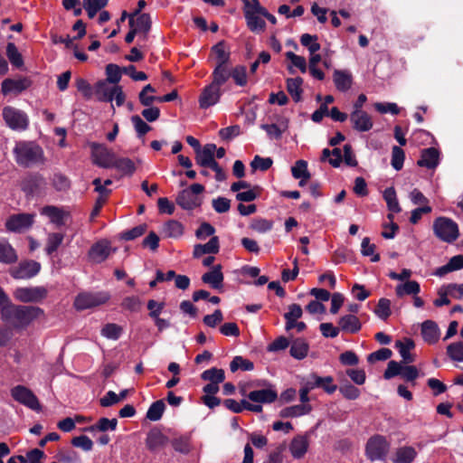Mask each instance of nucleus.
Here are the masks:
<instances>
[{
  "instance_id": "obj_1",
  "label": "nucleus",
  "mask_w": 463,
  "mask_h": 463,
  "mask_svg": "<svg viewBox=\"0 0 463 463\" xmlns=\"http://www.w3.org/2000/svg\"><path fill=\"white\" fill-rule=\"evenodd\" d=\"M41 317H44V310L37 306L12 303L4 308L0 318L9 327L23 330Z\"/></svg>"
},
{
  "instance_id": "obj_2",
  "label": "nucleus",
  "mask_w": 463,
  "mask_h": 463,
  "mask_svg": "<svg viewBox=\"0 0 463 463\" xmlns=\"http://www.w3.org/2000/svg\"><path fill=\"white\" fill-rule=\"evenodd\" d=\"M14 155L16 163L23 167H31L43 163L44 160L43 148L33 142L21 141L16 143Z\"/></svg>"
},
{
  "instance_id": "obj_3",
  "label": "nucleus",
  "mask_w": 463,
  "mask_h": 463,
  "mask_svg": "<svg viewBox=\"0 0 463 463\" xmlns=\"http://www.w3.org/2000/svg\"><path fill=\"white\" fill-rule=\"evenodd\" d=\"M432 229L434 235L447 243H453L459 237L458 223L449 217H437L433 222Z\"/></svg>"
},
{
  "instance_id": "obj_4",
  "label": "nucleus",
  "mask_w": 463,
  "mask_h": 463,
  "mask_svg": "<svg viewBox=\"0 0 463 463\" xmlns=\"http://www.w3.org/2000/svg\"><path fill=\"white\" fill-rule=\"evenodd\" d=\"M390 449V443L384 436L376 434L372 436L365 445V456L373 462L376 460H385Z\"/></svg>"
},
{
  "instance_id": "obj_5",
  "label": "nucleus",
  "mask_w": 463,
  "mask_h": 463,
  "mask_svg": "<svg viewBox=\"0 0 463 463\" xmlns=\"http://www.w3.org/2000/svg\"><path fill=\"white\" fill-rule=\"evenodd\" d=\"M204 191L201 184H193L189 188L184 189L177 194L176 203L184 210H194L199 207L202 200L199 194Z\"/></svg>"
},
{
  "instance_id": "obj_6",
  "label": "nucleus",
  "mask_w": 463,
  "mask_h": 463,
  "mask_svg": "<svg viewBox=\"0 0 463 463\" xmlns=\"http://www.w3.org/2000/svg\"><path fill=\"white\" fill-rule=\"evenodd\" d=\"M47 296L48 289L43 286L20 287L14 291V298L22 303H40Z\"/></svg>"
},
{
  "instance_id": "obj_7",
  "label": "nucleus",
  "mask_w": 463,
  "mask_h": 463,
  "mask_svg": "<svg viewBox=\"0 0 463 463\" xmlns=\"http://www.w3.org/2000/svg\"><path fill=\"white\" fill-rule=\"evenodd\" d=\"M11 396L15 402L33 411H40L42 410V406L36 395L24 385L13 387L11 389Z\"/></svg>"
},
{
  "instance_id": "obj_8",
  "label": "nucleus",
  "mask_w": 463,
  "mask_h": 463,
  "mask_svg": "<svg viewBox=\"0 0 463 463\" xmlns=\"http://www.w3.org/2000/svg\"><path fill=\"white\" fill-rule=\"evenodd\" d=\"M93 164L102 168H111L116 158L115 153L105 145L92 142L90 145Z\"/></svg>"
},
{
  "instance_id": "obj_9",
  "label": "nucleus",
  "mask_w": 463,
  "mask_h": 463,
  "mask_svg": "<svg viewBox=\"0 0 463 463\" xmlns=\"http://www.w3.org/2000/svg\"><path fill=\"white\" fill-rule=\"evenodd\" d=\"M3 118L6 125L14 130H25L29 120L27 115L15 108L7 106L3 109Z\"/></svg>"
},
{
  "instance_id": "obj_10",
  "label": "nucleus",
  "mask_w": 463,
  "mask_h": 463,
  "mask_svg": "<svg viewBox=\"0 0 463 463\" xmlns=\"http://www.w3.org/2000/svg\"><path fill=\"white\" fill-rule=\"evenodd\" d=\"M109 295L106 293H80L75 300L74 307L77 310H84L95 307L106 303L109 300Z\"/></svg>"
},
{
  "instance_id": "obj_11",
  "label": "nucleus",
  "mask_w": 463,
  "mask_h": 463,
  "mask_svg": "<svg viewBox=\"0 0 463 463\" xmlns=\"http://www.w3.org/2000/svg\"><path fill=\"white\" fill-rule=\"evenodd\" d=\"M34 217V213H23L13 214L6 220V230L13 232H23L33 226Z\"/></svg>"
},
{
  "instance_id": "obj_12",
  "label": "nucleus",
  "mask_w": 463,
  "mask_h": 463,
  "mask_svg": "<svg viewBox=\"0 0 463 463\" xmlns=\"http://www.w3.org/2000/svg\"><path fill=\"white\" fill-rule=\"evenodd\" d=\"M41 270V264L33 260L21 261L17 266L14 267L10 274L16 279H28L35 277Z\"/></svg>"
},
{
  "instance_id": "obj_13",
  "label": "nucleus",
  "mask_w": 463,
  "mask_h": 463,
  "mask_svg": "<svg viewBox=\"0 0 463 463\" xmlns=\"http://www.w3.org/2000/svg\"><path fill=\"white\" fill-rule=\"evenodd\" d=\"M222 90L221 87L210 83L206 85L199 96V107L200 109H206L215 104H217L221 99Z\"/></svg>"
},
{
  "instance_id": "obj_14",
  "label": "nucleus",
  "mask_w": 463,
  "mask_h": 463,
  "mask_svg": "<svg viewBox=\"0 0 463 463\" xmlns=\"http://www.w3.org/2000/svg\"><path fill=\"white\" fill-rule=\"evenodd\" d=\"M45 185V179L40 174H29L21 182V189L27 197L39 194Z\"/></svg>"
},
{
  "instance_id": "obj_15",
  "label": "nucleus",
  "mask_w": 463,
  "mask_h": 463,
  "mask_svg": "<svg viewBox=\"0 0 463 463\" xmlns=\"http://www.w3.org/2000/svg\"><path fill=\"white\" fill-rule=\"evenodd\" d=\"M116 249L111 248L110 242L107 240H101L95 242L89 250L88 257L94 263H101L105 261L110 255L111 251Z\"/></svg>"
},
{
  "instance_id": "obj_16",
  "label": "nucleus",
  "mask_w": 463,
  "mask_h": 463,
  "mask_svg": "<svg viewBox=\"0 0 463 463\" xmlns=\"http://www.w3.org/2000/svg\"><path fill=\"white\" fill-rule=\"evenodd\" d=\"M350 120L354 129L359 132H366L372 129L373 123L371 116L364 110H354L350 114Z\"/></svg>"
},
{
  "instance_id": "obj_17",
  "label": "nucleus",
  "mask_w": 463,
  "mask_h": 463,
  "mask_svg": "<svg viewBox=\"0 0 463 463\" xmlns=\"http://www.w3.org/2000/svg\"><path fill=\"white\" fill-rule=\"evenodd\" d=\"M32 85V80L27 78L20 79H5L2 81L1 90L3 94L6 95L11 92L20 93L27 90Z\"/></svg>"
},
{
  "instance_id": "obj_18",
  "label": "nucleus",
  "mask_w": 463,
  "mask_h": 463,
  "mask_svg": "<svg viewBox=\"0 0 463 463\" xmlns=\"http://www.w3.org/2000/svg\"><path fill=\"white\" fill-rule=\"evenodd\" d=\"M169 439L158 428L151 429L146 439V446L150 451H156L158 449L165 447Z\"/></svg>"
},
{
  "instance_id": "obj_19",
  "label": "nucleus",
  "mask_w": 463,
  "mask_h": 463,
  "mask_svg": "<svg viewBox=\"0 0 463 463\" xmlns=\"http://www.w3.org/2000/svg\"><path fill=\"white\" fill-rule=\"evenodd\" d=\"M223 273L222 271V265L217 264L213 267L212 270L205 272L202 276V281L210 285L213 289L221 290L223 287Z\"/></svg>"
},
{
  "instance_id": "obj_20",
  "label": "nucleus",
  "mask_w": 463,
  "mask_h": 463,
  "mask_svg": "<svg viewBox=\"0 0 463 463\" xmlns=\"http://www.w3.org/2000/svg\"><path fill=\"white\" fill-rule=\"evenodd\" d=\"M439 163V151L435 147H428L421 151L420 158L417 164L419 166L434 169Z\"/></svg>"
},
{
  "instance_id": "obj_21",
  "label": "nucleus",
  "mask_w": 463,
  "mask_h": 463,
  "mask_svg": "<svg viewBox=\"0 0 463 463\" xmlns=\"http://www.w3.org/2000/svg\"><path fill=\"white\" fill-rule=\"evenodd\" d=\"M215 144H206L195 153V162L202 167H209L214 161Z\"/></svg>"
},
{
  "instance_id": "obj_22",
  "label": "nucleus",
  "mask_w": 463,
  "mask_h": 463,
  "mask_svg": "<svg viewBox=\"0 0 463 463\" xmlns=\"http://www.w3.org/2000/svg\"><path fill=\"white\" fill-rule=\"evenodd\" d=\"M220 250V241L217 236H213L208 242L204 244H195L194 246L193 257L199 259L204 254H217Z\"/></svg>"
},
{
  "instance_id": "obj_23",
  "label": "nucleus",
  "mask_w": 463,
  "mask_h": 463,
  "mask_svg": "<svg viewBox=\"0 0 463 463\" xmlns=\"http://www.w3.org/2000/svg\"><path fill=\"white\" fill-rule=\"evenodd\" d=\"M248 398L251 402L258 403H271L278 399V392L271 388L256 390L250 392L248 394Z\"/></svg>"
},
{
  "instance_id": "obj_24",
  "label": "nucleus",
  "mask_w": 463,
  "mask_h": 463,
  "mask_svg": "<svg viewBox=\"0 0 463 463\" xmlns=\"http://www.w3.org/2000/svg\"><path fill=\"white\" fill-rule=\"evenodd\" d=\"M421 335L425 342L433 345L439 338V329L436 322L426 320L421 324Z\"/></svg>"
},
{
  "instance_id": "obj_25",
  "label": "nucleus",
  "mask_w": 463,
  "mask_h": 463,
  "mask_svg": "<svg viewBox=\"0 0 463 463\" xmlns=\"http://www.w3.org/2000/svg\"><path fill=\"white\" fill-rule=\"evenodd\" d=\"M104 80L97 81L94 86V93L100 102H111L114 99V87Z\"/></svg>"
},
{
  "instance_id": "obj_26",
  "label": "nucleus",
  "mask_w": 463,
  "mask_h": 463,
  "mask_svg": "<svg viewBox=\"0 0 463 463\" xmlns=\"http://www.w3.org/2000/svg\"><path fill=\"white\" fill-rule=\"evenodd\" d=\"M231 64H216L212 72V83L222 87L231 78Z\"/></svg>"
},
{
  "instance_id": "obj_27",
  "label": "nucleus",
  "mask_w": 463,
  "mask_h": 463,
  "mask_svg": "<svg viewBox=\"0 0 463 463\" xmlns=\"http://www.w3.org/2000/svg\"><path fill=\"white\" fill-rule=\"evenodd\" d=\"M338 325L342 331L351 334H356L362 328L359 318L353 314L341 317L338 320Z\"/></svg>"
},
{
  "instance_id": "obj_28",
  "label": "nucleus",
  "mask_w": 463,
  "mask_h": 463,
  "mask_svg": "<svg viewBox=\"0 0 463 463\" xmlns=\"http://www.w3.org/2000/svg\"><path fill=\"white\" fill-rule=\"evenodd\" d=\"M308 449V440L307 437L298 435L289 444V450L294 458H301L305 456Z\"/></svg>"
},
{
  "instance_id": "obj_29",
  "label": "nucleus",
  "mask_w": 463,
  "mask_h": 463,
  "mask_svg": "<svg viewBox=\"0 0 463 463\" xmlns=\"http://www.w3.org/2000/svg\"><path fill=\"white\" fill-rule=\"evenodd\" d=\"M41 213L47 216L51 222L54 223L58 227L65 224L64 218L67 216V213L57 206H44L42 209Z\"/></svg>"
},
{
  "instance_id": "obj_30",
  "label": "nucleus",
  "mask_w": 463,
  "mask_h": 463,
  "mask_svg": "<svg viewBox=\"0 0 463 463\" xmlns=\"http://www.w3.org/2000/svg\"><path fill=\"white\" fill-rule=\"evenodd\" d=\"M333 80L335 88L343 92L348 90L353 83L352 74L346 71L335 70Z\"/></svg>"
},
{
  "instance_id": "obj_31",
  "label": "nucleus",
  "mask_w": 463,
  "mask_h": 463,
  "mask_svg": "<svg viewBox=\"0 0 463 463\" xmlns=\"http://www.w3.org/2000/svg\"><path fill=\"white\" fill-rule=\"evenodd\" d=\"M309 345L304 338H296L292 341L289 354L298 360L304 359L308 353Z\"/></svg>"
},
{
  "instance_id": "obj_32",
  "label": "nucleus",
  "mask_w": 463,
  "mask_h": 463,
  "mask_svg": "<svg viewBox=\"0 0 463 463\" xmlns=\"http://www.w3.org/2000/svg\"><path fill=\"white\" fill-rule=\"evenodd\" d=\"M287 90L295 102H299L302 99L303 90L301 88L303 84V79L301 77L288 78L287 79Z\"/></svg>"
},
{
  "instance_id": "obj_33",
  "label": "nucleus",
  "mask_w": 463,
  "mask_h": 463,
  "mask_svg": "<svg viewBox=\"0 0 463 463\" xmlns=\"http://www.w3.org/2000/svg\"><path fill=\"white\" fill-rule=\"evenodd\" d=\"M211 52L215 55L216 64H230L231 52L226 49L225 41H220L211 48Z\"/></svg>"
},
{
  "instance_id": "obj_34",
  "label": "nucleus",
  "mask_w": 463,
  "mask_h": 463,
  "mask_svg": "<svg viewBox=\"0 0 463 463\" xmlns=\"http://www.w3.org/2000/svg\"><path fill=\"white\" fill-rule=\"evenodd\" d=\"M312 410L310 404H298L286 407L279 411L281 418H295L309 413Z\"/></svg>"
},
{
  "instance_id": "obj_35",
  "label": "nucleus",
  "mask_w": 463,
  "mask_h": 463,
  "mask_svg": "<svg viewBox=\"0 0 463 463\" xmlns=\"http://www.w3.org/2000/svg\"><path fill=\"white\" fill-rule=\"evenodd\" d=\"M259 15V14H252L250 11L245 12L244 17L247 26L250 32L260 33L265 31L266 22Z\"/></svg>"
},
{
  "instance_id": "obj_36",
  "label": "nucleus",
  "mask_w": 463,
  "mask_h": 463,
  "mask_svg": "<svg viewBox=\"0 0 463 463\" xmlns=\"http://www.w3.org/2000/svg\"><path fill=\"white\" fill-rule=\"evenodd\" d=\"M112 167L120 171L125 175L131 176L136 172L135 163L128 157H119L116 156Z\"/></svg>"
},
{
  "instance_id": "obj_37",
  "label": "nucleus",
  "mask_w": 463,
  "mask_h": 463,
  "mask_svg": "<svg viewBox=\"0 0 463 463\" xmlns=\"http://www.w3.org/2000/svg\"><path fill=\"white\" fill-rule=\"evenodd\" d=\"M415 344L412 339L405 338V343L398 340L395 342V347L399 350L401 356L403 359V362L406 364H410L414 362L413 356L410 354V350L414 348Z\"/></svg>"
},
{
  "instance_id": "obj_38",
  "label": "nucleus",
  "mask_w": 463,
  "mask_h": 463,
  "mask_svg": "<svg viewBox=\"0 0 463 463\" xmlns=\"http://www.w3.org/2000/svg\"><path fill=\"white\" fill-rule=\"evenodd\" d=\"M383 197L386 202L387 208L390 212L398 213L402 211L394 187L391 186L386 188L383 191Z\"/></svg>"
},
{
  "instance_id": "obj_39",
  "label": "nucleus",
  "mask_w": 463,
  "mask_h": 463,
  "mask_svg": "<svg viewBox=\"0 0 463 463\" xmlns=\"http://www.w3.org/2000/svg\"><path fill=\"white\" fill-rule=\"evenodd\" d=\"M417 452L412 447H402L396 450L394 463H411L416 458Z\"/></svg>"
},
{
  "instance_id": "obj_40",
  "label": "nucleus",
  "mask_w": 463,
  "mask_h": 463,
  "mask_svg": "<svg viewBox=\"0 0 463 463\" xmlns=\"http://www.w3.org/2000/svg\"><path fill=\"white\" fill-rule=\"evenodd\" d=\"M17 260L14 249L7 241H0V262L11 264Z\"/></svg>"
},
{
  "instance_id": "obj_41",
  "label": "nucleus",
  "mask_w": 463,
  "mask_h": 463,
  "mask_svg": "<svg viewBox=\"0 0 463 463\" xmlns=\"http://www.w3.org/2000/svg\"><path fill=\"white\" fill-rule=\"evenodd\" d=\"M420 291V286L416 280H407L396 287L395 292L398 297L404 295H417Z\"/></svg>"
},
{
  "instance_id": "obj_42",
  "label": "nucleus",
  "mask_w": 463,
  "mask_h": 463,
  "mask_svg": "<svg viewBox=\"0 0 463 463\" xmlns=\"http://www.w3.org/2000/svg\"><path fill=\"white\" fill-rule=\"evenodd\" d=\"M64 240V234L61 232L49 233L47 237L45 252L47 255H52L61 245Z\"/></svg>"
},
{
  "instance_id": "obj_43",
  "label": "nucleus",
  "mask_w": 463,
  "mask_h": 463,
  "mask_svg": "<svg viewBox=\"0 0 463 463\" xmlns=\"http://www.w3.org/2000/svg\"><path fill=\"white\" fill-rule=\"evenodd\" d=\"M118 426V420L116 418L108 419V418H100L96 424L91 425L86 428V430H99V431H108V430H115Z\"/></svg>"
},
{
  "instance_id": "obj_44",
  "label": "nucleus",
  "mask_w": 463,
  "mask_h": 463,
  "mask_svg": "<svg viewBox=\"0 0 463 463\" xmlns=\"http://www.w3.org/2000/svg\"><path fill=\"white\" fill-rule=\"evenodd\" d=\"M163 232L166 237L178 238L184 233V226L178 221L169 220L165 223Z\"/></svg>"
},
{
  "instance_id": "obj_45",
  "label": "nucleus",
  "mask_w": 463,
  "mask_h": 463,
  "mask_svg": "<svg viewBox=\"0 0 463 463\" xmlns=\"http://www.w3.org/2000/svg\"><path fill=\"white\" fill-rule=\"evenodd\" d=\"M6 56L11 64L15 68L24 66V59L14 43H8L6 45Z\"/></svg>"
},
{
  "instance_id": "obj_46",
  "label": "nucleus",
  "mask_w": 463,
  "mask_h": 463,
  "mask_svg": "<svg viewBox=\"0 0 463 463\" xmlns=\"http://www.w3.org/2000/svg\"><path fill=\"white\" fill-rule=\"evenodd\" d=\"M373 313L383 321H386L392 315L391 310V300L385 298H382L378 300L376 307L373 309Z\"/></svg>"
},
{
  "instance_id": "obj_47",
  "label": "nucleus",
  "mask_w": 463,
  "mask_h": 463,
  "mask_svg": "<svg viewBox=\"0 0 463 463\" xmlns=\"http://www.w3.org/2000/svg\"><path fill=\"white\" fill-rule=\"evenodd\" d=\"M137 28L140 34H143L144 39H146L148 33L152 27V19L149 14L144 13L141 15H136Z\"/></svg>"
},
{
  "instance_id": "obj_48",
  "label": "nucleus",
  "mask_w": 463,
  "mask_h": 463,
  "mask_svg": "<svg viewBox=\"0 0 463 463\" xmlns=\"http://www.w3.org/2000/svg\"><path fill=\"white\" fill-rule=\"evenodd\" d=\"M165 409V402L163 400H157L150 405L146 417L152 421H157L162 418Z\"/></svg>"
},
{
  "instance_id": "obj_49",
  "label": "nucleus",
  "mask_w": 463,
  "mask_h": 463,
  "mask_svg": "<svg viewBox=\"0 0 463 463\" xmlns=\"http://www.w3.org/2000/svg\"><path fill=\"white\" fill-rule=\"evenodd\" d=\"M201 379L210 383H221L225 380V373L223 369L213 367L203 372Z\"/></svg>"
},
{
  "instance_id": "obj_50",
  "label": "nucleus",
  "mask_w": 463,
  "mask_h": 463,
  "mask_svg": "<svg viewBox=\"0 0 463 463\" xmlns=\"http://www.w3.org/2000/svg\"><path fill=\"white\" fill-rule=\"evenodd\" d=\"M230 369L232 373H235L238 369H241L242 371H252L254 369V364L241 355H236L230 364Z\"/></svg>"
},
{
  "instance_id": "obj_51",
  "label": "nucleus",
  "mask_w": 463,
  "mask_h": 463,
  "mask_svg": "<svg viewBox=\"0 0 463 463\" xmlns=\"http://www.w3.org/2000/svg\"><path fill=\"white\" fill-rule=\"evenodd\" d=\"M123 73L122 68L114 63H109L106 66V75L107 79L105 80L109 83L118 84L121 79V75Z\"/></svg>"
},
{
  "instance_id": "obj_52",
  "label": "nucleus",
  "mask_w": 463,
  "mask_h": 463,
  "mask_svg": "<svg viewBox=\"0 0 463 463\" xmlns=\"http://www.w3.org/2000/svg\"><path fill=\"white\" fill-rule=\"evenodd\" d=\"M339 392L346 399V400H356L359 398L361 392L354 385L351 384L348 381L342 383L339 386Z\"/></svg>"
},
{
  "instance_id": "obj_53",
  "label": "nucleus",
  "mask_w": 463,
  "mask_h": 463,
  "mask_svg": "<svg viewBox=\"0 0 463 463\" xmlns=\"http://www.w3.org/2000/svg\"><path fill=\"white\" fill-rule=\"evenodd\" d=\"M147 230L146 223L139 224L130 230L124 231L120 233V239L124 241H132L142 236Z\"/></svg>"
},
{
  "instance_id": "obj_54",
  "label": "nucleus",
  "mask_w": 463,
  "mask_h": 463,
  "mask_svg": "<svg viewBox=\"0 0 463 463\" xmlns=\"http://www.w3.org/2000/svg\"><path fill=\"white\" fill-rule=\"evenodd\" d=\"M231 77L236 85L243 87L247 84V70L243 65H238L232 68Z\"/></svg>"
},
{
  "instance_id": "obj_55",
  "label": "nucleus",
  "mask_w": 463,
  "mask_h": 463,
  "mask_svg": "<svg viewBox=\"0 0 463 463\" xmlns=\"http://www.w3.org/2000/svg\"><path fill=\"white\" fill-rule=\"evenodd\" d=\"M405 159V153L402 148L397 146H393L392 149V166L399 171L402 168Z\"/></svg>"
},
{
  "instance_id": "obj_56",
  "label": "nucleus",
  "mask_w": 463,
  "mask_h": 463,
  "mask_svg": "<svg viewBox=\"0 0 463 463\" xmlns=\"http://www.w3.org/2000/svg\"><path fill=\"white\" fill-rule=\"evenodd\" d=\"M291 173L294 178H310V173L307 170V163L305 160H298L294 166L291 168Z\"/></svg>"
},
{
  "instance_id": "obj_57",
  "label": "nucleus",
  "mask_w": 463,
  "mask_h": 463,
  "mask_svg": "<svg viewBox=\"0 0 463 463\" xmlns=\"http://www.w3.org/2000/svg\"><path fill=\"white\" fill-rule=\"evenodd\" d=\"M447 354L449 358L453 361L462 362L463 361V343L456 342L448 345Z\"/></svg>"
},
{
  "instance_id": "obj_58",
  "label": "nucleus",
  "mask_w": 463,
  "mask_h": 463,
  "mask_svg": "<svg viewBox=\"0 0 463 463\" xmlns=\"http://www.w3.org/2000/svg\"><path fill=\"white\" fill-rule=\"evenodd\" d=\"M324 380L321 376L315 373H310L307 377L303 378L300 382L301 385L308 391H312L315 388H320Z\"/></svg>"
},
{
  "instance_id": "obj_59",
  "label": "nucleus",
  "mask_w": 463,
  "mask_h": 463,
  "mask_svg": "<svg viewBox=\"0 0 463 463\" xmlns=\"http://www.w3.org/2000/svg\"><path fill=\"white\" fill-rule=\"evenodd\" d=\"M122 333L121 326L117 324L109 323L101 329V335L109 339L117 340L120 337Z\"/></svg>"
},
{
  "instance_id": "obj_60",
  "label": "nucleus",
  "mask_w": 463,
  "mask_h": 463,
  "mask_svg": "<svg viewBox=\"0 0 463 463\" xmlns=\"http://www.w3.org/2000/svg\"><path fill=\"white\" fill-rule=\"evenodd\" d=\"M361 252L364 256H372L371 261L378 262L380 260V255L374 254L375 245L370 243V239L368 237H364L361 243Z\"/></svg>"
},
{
  "instance_id": "obj_61",
  "label": "nucleus",
  "mask_w": 463,
  "mask_h": 463,
  "mask_svg": "<svg viewBox=\"0 0 463 463\" xmlns=\"http://www.w3.org/2000/svg\"><path fill=\"white\" fill-rule=\"evenodd\" d=\"M131 122L138 137H142L152 129L138 115L132 116Z\"/></svg>"
},
{
  "instance_id": "obj_62",
  "label": "nucleus",
  "mask_w": 463,
  "mask_h": 463,
  "mask_svg": "<svg viewBox=\"0 0 463 463\" xmlns=\"http://www.w3.org/2000/svg\"><path fill=\"white\" fill-rule=\"evenodd\" d=\"M77 90L82 94L84 99H90L94 93V88L83 78H77L75 80Z\"/></svg>"
},
{
  "instance_id": "obj_63",
  "label": "nucleus",
  "mask_w": 463,
  "mask_h": 463,
  "mask_svg": "<svg viewBox=\"0 0 463 463\" xmlns=\"http://www.w3.org/2000/svg\"><path fill=\"white\" fill-rule=\"evenodd\" d=\"M273 164V160L270 157H261L256 155L253 160L250 162V166L253 170L267 171Z\"/></svg>"
},
{
  "instance_id": "obj_64",
  "label": "nucleus",
  "mask_w": 463,
  "mask_h": 463,
  "mask_svg": "<svg viewBox=\"0 0 463 463\" xmlns=\"http://www.w3.org/2000/svg\"><path fill=\"white\" fill-rule=\"evenodd\" d=\"M272 227L273 222L263 218H256L250 223V228L260 233L270 231Z\"/></svg>"
}]
</instances>
